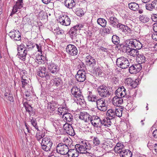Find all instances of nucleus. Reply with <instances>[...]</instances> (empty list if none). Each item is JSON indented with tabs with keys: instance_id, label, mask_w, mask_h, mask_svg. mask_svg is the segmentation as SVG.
Masks as SVG:
<instances>
[{
	"instance_id": "052dcab7",
	"label": "nucleus",
	"mask_w": 157,
	"mask_h": 157,
	"mask_svg": "<svg viewBox=\"0 0 157 157\" xmlns=\"http://www.w3.org/2000/svg\"><path fill=\"white\" fill-rule=\"evenodd\" d=\"M111 81L113 84H116L117 83H118V80L116 77L114 76L112 78Z\"/></svg>"
},
{
	"instance_id": "7ed1b4c3",
	"label": "nucleus",
	"mask_w": 157,
	"mask_h": 157,
	"mask_svg": "<svg viewBox=\"0 0 157 157\" xmlns=\"http://www.w3.org/2000/svg\"><path fill=\"white\" fill-rule=\"evenodd\" d=\"M52 142L49 137L43 138L41 143V148L46 151H51L52 145Z\"/></svg>"
},
{
	"instance_id": "473e14b6",
	"label": "nucleus",
	"mask_w": 157,
	"mask_h": 157,
	"mask_svg": "<svg viewBox=\"0 0 157 157\" xmlns=\"http://www.w3.org/2000/svg\"><path fill=\"white\" fill-rule=\"evenodd\" d=\"M97 23L102 27H105L106 25L107 21L103 18H99L97 20Z\"/></svg>"
},
{
	"instance_id": "680f3d73",
	"label": "nucleus",
	"mask_w": 157,
	"mask_h": 157,
	"mask_svg": "<svg viewBox=\"0 0 157 157\" xmlns=\"http://www.w3.org/2000/svg\"><path fill=\"white\" fill-rule=\"evenodd\" d=\"M136 44L137 45V46L136 47V49L138 50L140 49L142 47V45L141 43L138 41L136 40Z\"/></svg>"
},
{
	"instance_id": "09e8293b",
	"label": "nucleus",
	"mask_w": 157,
	"mask_h": 157,
	"mask_svg": "<svg viewBox=\"0 0 157 157\" xmlns=\"http://www.w3.org/2000/svg\"><path fill=\"white\" fill-rule=\"evenodd\" d=\"M94 70H95V72L96 74L100 76H102L101 74H102V70L100 69V68L98 67L97 68H95V69H93Z\"/></svg>"
},
{
	"instance_id": "cd10ccee",
	"label": "nucleus",
	"mask_w": 157,
	"mask_h": 157,
	"mask_svg": "<svg viewBox=\"0 0 157 157\" xmlns=\"http://www.w3.org/2000/svg\"><path fill=\"white\" fill-rule=\"evenodd\" d=\"M77 31L74 26L71 28L68 32V33L69 34L70 37L72 39H74L76 37L77 35Z\"/></svg>"
},
{
	"instance_id": "0eeeda50",
	"label": "nucleus",
	"mask_w": 157,
	"mask_h": 157,
	"mask_svg": "<svg viewBox=\"0 0 157 157\" xmlns=\"http://www.w3.org/2000/svg\"><path fill=\"white\" fill-rule=\"evenodd\" d=\"M126 90L123 86L119 87L115 92V94L117 97H121L130 99L132 98L131 95H127L126 92Z\"/></svg>"
},
{
	"instance_id": "6e6552de",
	"label": "nucleus",
	"mask_w": 157,
	"mask_h": 157,
	"mask_svg": "<svg viewBox=\"0 0 157 157\" xmlns=\"http://www.w3.org/2000/svg\"><path fill=\"white\" fill-rule=\"evenodd\" d=\"M46 70V68L44 67H39L37 69V74L40 77H45L46 79H49L51 75Z\"/></svg>"
},
{
	"instance_id": "69168bd1",
	"label": "nucleus",
	"mask_w": 157,
	"mask_h": 157,
	"mask_svg": "<svg viewBox=\"0 0 157 157\" xmlns=\"http://www.w3.org/2000/svg\"><path fill=\"white\" fill-rule=\"evenodd\" d=\"M49 103H50V105H52L53 106H54V107L56 108H58V104L57 102L54 101H52Z\"/></svg>"
},
{
	"instance_id": "4c0bfd02",
	"label": "nucleus",
	"mask_w": 157,
	"mask_h": 157,
	"mask_svg": "<svg viewBox=\"0 0 157 157\" xmlns=\"http://www.w3.org/2000/svg\"><path fill=\"white\" fill-rule=\"evenodd\" d=\"M136 67L134 65V64H133L129 68V72L130 73L132 74H136L137 73V71L136 70Z\"/></svg>"
},
{
	"instance_id": "a18cd8bd",
	"label": "nucleus",
	"mask_w": 157,
	"mask_h": 157,
	"mask_svg": "<svg viewBox=\"0 0 157 157\" xmlns=\"http://www.w3.org/2000/svg\"><path fill=\"white\" fill-rule=\"evenodd\" d=\"M35 47V45L33 43H32L31 41L28 42L26 44V48H27V50H29L30 49H33Z\"/></svg>"
},
{
	"instance_id": "3c124183",
	"label": "nucleus",
	"mask_w": 157,
	"mask_h": 157,
	"mask_svg": "<svg viewBox=\"0 0 157 157\" xmlns=\"http://www.w3.org/2000/svg\"><path fill=\"white\" fill-rule=\"evenodd\" d=\"M54 30L56 35H63L64 33V31L62 29L60 30L59 28H56Z\"/></svg>"
},
{
	"instance_id": "a19ab883",
	"label": "nucleus",
	"mask_w": 157,
	"mask_h": 157,
	"mask_svg": "<svg viewBox=\"0 0 157 157\" xmlns=\"http://www.w3.org/2000/svg\"><path fill=\"white\" fill-rule=\"evenodd\" d=\"M117 48L119 50L121 51H122L123 52H127L128 50L127 47L126 46H124L123 44H121L117 46Z\"/></svg>"
},
{
	"instance_id": "58836bf2",
	"label": "nucleus",
	"mask_w": 157,
	"mask_h": 157,
	"mask_svg": "<svg viewBox=\"0 0 157 157\" xmlns=\"http://www.w3.org/2000/svg\"><path fill=\"white\" fill-rule=\"evenodd\" d=\"M93 143L94 146H98L100 144L101 141L98 137L94 136L93 138Z\"/></svg>"
},
{
	"instance_id": "774afa93",
	"label": "nucleus",
	"mask_w": 157,
	"mask_h": 157,
	"mask_svg": "<svg viewBox=\"0 0 157 157\" xmlns=\"http://www.w3.org/2000/svg\"><path fill=\"white\" fill-rule=\"evenodd\" d=\"M153 29L154 32L157 33V23L153 24Z\"/></svg>"
},
{
	"instance_id": "f257e3e1",
	"label": "nucleus",
	"mask_w": 157,
	"mask_h": 157,
	"mask_svg": "<svg viewBox=\"0 0 157 157\" xmlns=\"http://www.w3.org/2000/svg\"><path fill=\"white\" fill-rule=\"evenodd\" d=\"M71 93L72 94L71 96L75 97L77 101L82 103L85 102L83 99V96L82 95L81 90L78 88L77 86L75 85L73 86L71 89Z\"/></svg>"
},
{
	"instance_id": "39448f33",
	"label": "nucleus",
	"mask_w": 157,
	"mask_h": 157,
	"mask_svg": "<svg viewBox=\"0 0 157 157\" xmlns=\"http://www.w3.org/2000/svg\"><path fill=\"white\" fill-rule=\"evenodd\" d=\"M17 50L18 57L22 60L25 61L28 51L26 47L23 44H21L18 46Z\"/></svg>"
},
{
	"instance_id": "de8ad7c7",
	"label": "nucleus",
	"mask_w": 157,
	"mask_h": 157,
	"mask_svg": "<svg viewBox=\"0 0 157 157\" xmlns=\"http://www.w3.org/2000/svg\"><path fill=\"white\" fill-rule=\"evenodd\" d=\"M38 16L40 19H45V17H47V15L43 11H41L38 14Z\"/></svg>"
},
{
	"instance_id": "13d9d810",
	"label": "nucleus",
	"mask_w": 157,
	"mask_h": 157,
	"mask_svg": "<svg viewBox=\"0 0 157 157\" xmlns=\"http://www.w3.org/2000/svg\"><path fill=\"white\" fill-rule=\"evenodd\" d=\"M106 121L105 120V118L101 119L100 118V120L99 121V126L98 127H100L101 126L103 125L105 126Z\"/></svg>"
},
{
	"instance_id": "b1692460",
	"label": "nucleus",
	"mask_w": 157,
	"mask_h": 157,
	"mask_svg": "<svg viewBox=\"0 0 157 157\" xmlns=\"http://www.w3.org/2000/svg\"><path fill=\"white\" fill-rule=\"evenodd\" d=\"M79 153L78 150L74 148L73 149H69L67 154L68 157H78Z\"/></svg>"
},
{
	"instance_id": "ddd939ff",
	"label": "nucleus",
	"mask_w": 157,
	"mask_h": 157,
	"mask_svg": "<svg viewBox=\"0 0 157 157\" xmlns=\"http://www.w3.org/2000/svg\"><path fill=\"white\" fill-rule=\"evenodd\" d=\"M75 148H76L78 151L81 154L89 153L88 151H86V148L83 141H81L79 144L75 145Z\"/></svg>"
},
{
	"instance_id": "37998d69",
	"label": "nucleus",
	"mask_w": 157,
	"mask_h": 157,
	"mask_svg": "<svg viewBox=\"0 0 157 157\" xmlns=\"http://www.w3.org/2000/svg\"><path fill=\"white\" fill-rule=\"evenodd\" d=\"M87 98L89 101L92 102H97L98 100V98L95 95H93L91 96H88Z\"/></svg>"
},
{
	"instance_id": "1a4fd4ad",
	"label": "nucleus",
	"mask_w": 157,
	"mask_h": 157,
	"mask_svg": "<svg viewBox=\"0 0 157 157\" xmlns=\"http://www.w3.org/2000/svg\"><path fill=\"white\" fill-rule=\"evenodd\" d=\"M85 61L86 64L87 66L92 67L93 69H95L96 68L97 60L91 56H87Z\"/></svg>"
},
{
	"instance_id": "423d86ee",
	"label": "nucleus",
	"mask_w": 157,
	"mask_h": 157,
	"mask_svg": "<svg viewBox=\"0 0 157 157\" xmlns=\"http://www.w3.org/2000/svg\"><path fill=\"white\" fill-rule=\"evenodd\" d=\"M69 145L60 143L58 144L56 147L57 152L62 155H65L67 154L69 149Z\"/></svg>"
},
{
	"instance_id": "2f4dec72",
	"label": "nucleus",
	"mask_w": 157,
	"mask_h": 157,
	"mask_svg": "<svg viewBox=\"0 0 157 157\" xmlns=\"http://www.w3.org/2000/svg\"><path fill=\"white\" fill-rule=\"evenodd\" d=\"M53 83L57 86H60L62 85L63 81L61 78L57 77L54 79Z\"/></svg>"
},
{
	"instance_id": "bb28decb",
	"label": "nucleus",
	"mask_w": 157,
	"mask_h": 157,
	"mask_svg": "<svg viewBox=\"0 0 157 157\" xmlns=\"http://www.w3.org/2000/svg\"><path fill=\"white\" fill-rule=\"evenodd\" d=\"M146 58L143 54H139L137 56L136 58L137 62L139 64H142L146 62Z\"/></svg>"
},
{
	"instance_id": "bf43d9fd",
	"label": "nucleus",
	"mask_w": 157,
	"mask_h": 157,
	"mask_svg": "<svg viewBox=\"0 0 157 157\" xmlns=\"http://www.w3.org/2000/svg\"><path fill=\"white\" fill-rule=\"evenodd\" d=\"M136 39L130 41L129 43V44H131L132 48H135V45L136 44Z\"/></svg>"
},
{
	"instance_id": "412c9836",
	"label": "nucleus",
	"mask_w": 157,
	"mask_h": 157,
	"mask_svg": "<svg viewBox=\"0 0 157 157\" xmlns=\"http://www.w3.org/2000/svg\"><path fill=\"white\" fill-rule=\"evenodd\" d=\"M147 10L152 11L153 10H157V1L154 0L151 3L147 4L145 5Z\"/></svg>"
},
{
	"instance_id": "c85d7f7f",
	"label": "nucleus",
	"mask_w": 157,
	"mask_h": 157,
	"mask_svg": "<svg viewBox=\"0 0 157 157\" xmlns=\"http://www.w3.org/2000/svg\"><path fill=\"white\" fill-rule=\"evenodd\" d=\"M106 115L108 117V118L110 119H113L116 117L115 111L112 109H109L107 112Z\"/></svg>"
},
{
	"instance_id": "a211bd4d",
	"label": "nucleus",
	"mask_w": 157,
	"mask_h": 157,
	"mask_svg": "<svg viewBox=\"0 0 157 157\" xmlns=\"http://www.w3.org/2000/svg\"><path fill=\"white\" fill-rule=\"evenodd\" d=\"M127 99L124 98L123 99V98L115 96L112 100V103L114 105L119 106L123 103V100H126Z\"/></svg>"
},
{
	"instance_id": "f704fd0d",
	"label": "nucleus",
	"mask_w": 157,
	"mask_h": 157,
	"mask_svg": "<svg viewBox=\"0 0 157 157\" xmlns=\"http://www.w3.org/2000/svg\"><path fill=\"white\" fill-rule=\"evenodd\" d=\"M139 19L141 22L144 23L148 22L150 20V18L145 15H140Z\"/></svg>"
},
{
	"instance_id": "c03bdc74",
	"label": "nucleus",
	"mask_w": 157,
	"mask_h": 157,
	"mask_svg": "<svg viewBox=\"0 0 157 157\" xmlns=\"http://www.w3.org/2000/svg\"><path fill=\"white\" fill-rule=\"evenodd\" d=\"M70 126H72L71 125L68 124L67 123H66L63 125V128L64 132L67 133V131L70 129Z\"/></svg>"
},
{
	"instance_id": "8fccbe9b",
	"label": "nucleus",
	"mask_w": 157,
	"mask_h": 157,
	"mask_svg": "<svg viewBox=\"0 0 157 157\" xmlns=\"http://www.w3.org/2000/svg\"><path fill=\"white\" fill-rule=\"evenodd\" d=\"M31 122L32 125L38 131H39L38 127L37 125L36 121V119L33 120V119L31 120Z\"/></svg>"
},
{
	"instance_id": "c756f323",
	"label": "nucleus",
	"mask_w": 157,
	"mask_h": 157,
	"mask_svg": "<svg viewBox=\"0 0 157 157\" xmlns=\"http://www.w3.org/2000/svg\"><path fill=\"white\" fill-rule=\"evenodd\" d=\"M129 8L132 10L136 11L139 8V5L135 2H131L128 4Z\"/></svg>"
},
{
	"instance_id": "20e7f679",
	"label": "nucleus",
	"mask_w": 157,
	"mask_h": 157,
	"mask_svg": "<svg viewBox=\"0 0 157 157\" xmlns=\"http://www.w3.org/2000/svg\"><path fill=\"white\" fill-rule=\"evenodd\" d=\"M116 63L117 66L123 69L128 68L129 65V62L128 59L123 56L117 58Z\"/></svg>"
},
{
	"instance_id": "4468645a",
	"label": "nucleus",
	"mask_w": 157,
	"mask_h": 157,
	"mask_svg": "<svg viewBox=\"0 0 157 157\" xmlns=\"http://www.w3.org/2000/svg\"><path fill=\"white\" fill-rule=\"evenodd\" d=\"M66 51L68 54L72 56H75L78 54L77 48L73 44H68L66 48Z\"/></svg>"
},
{
	"instance_id": "e433bc0d",
	"label": "nucleus",
	"mask_w": 157,
	"mask_h": 157,
	"mask_svg": "<svg viewBox=\"0 0 157 157\" xmlns=\"http://www.w3.org/2000/svg\"><path fill=\"white\" fill-rule=\"evenodd\" d=\"M114 111L116 117H120L122 116V108L118 107V108L115 109Z\"/></svg>"
},
{
	"instance_id": "2eb2a0df",
	"label": "nucleus",
	"mask_w": 157,
	"mask_h": 157,
	"mask_svg": "<svg viewBox=\"0 0 157 157\" xmlns=\"http://www.w3.org/2000/svg\"><path fill=\"white\" fill-rule=\"evenodd\" d=\"M98 109L102 111H105L107 109V107L105 102V100L103 98L98 99L96 102Z\"/></svg>"
},
{
	"instance_id": "c9c22d12",
	"label": "nucleus",
	"mask_w": 157,
	"mask_h": 157,
	"mask_svg": "<svg viewBox=\"0 0 157 157\" xmlns=\"http://www.w3.org/2000/svg\"><path fill=\"white\" fill-rule=\"evenodd\" d=\"M4 96L10 102H13L14 101V99L12 94L10 93H9L7 92L5 93Z\"/></svg>"
},
{
	"instance_id": "6e6d98bb",
	"label": "nucleus",
	"mask_w": 157,
	"mask_h": 157,
	"mask_svg": "<svg viewBox=\"0 0 157 157\" xmlns=\"http://www.w3.org/2000/svg\"><path fill=\"white\" fill-rule=\"evenodd\" d=\"M135 67H136V70L137 71V73L139 72L142 68V66L141 65V64H134Z\"/></svg>"
},
{
	"instance_id": "49530a36",
	"label": "nucleus",
	"mask_w": 157,
	"mask_h": 157,
	"mask_svg": "<svg viewBox=\"0 0 157 157\" xmlns=\"http://www.w3.org/2000/svg\"><path fill=\"white\" fill-rule=\"evenodd\" d=\"M68 135L71 136H74L75 135V133L74 130L72 126H70V129L67 131V133Z\"/></svg>"
},
{
	"instance_id": "9b49d317",
	"label": "nucleus",
	"mask_w": 157,
	"mask_h": 157,
	"mask_svg": "<svg viewBox=\"0 0 157 157\" xmlns=\"http://www.w3.org/2000/svg\"><path fill=\"white\" fill-rule=\"evenodd\" d=\"M15 4L14 5L12 12L10 16H12L13 14L16 13H18L20 11V9L23 7V0H18Z\"/></svg>"
},
{
	"instance_id": "dca6fc26",
	"label": "nucleus",
	"mask_w": 157,
	"mask_h": 157,
	"mask_svg": "<svg viewBox=\"0 0 157 157\" xmlns=\"http://www.w3.org/2000/svg\"><path fill=\"white\" fill-rule=\"evenodd\" d=\"M59 21L61 24L64 26L69 25L71 23V20L68 16L64 15L60 17Z\"/></svg>"
},
{
	"instance_id": "5fc2aeb1",
	"label": "nucleus",
	"mask_w": 157,
	"mask_h": 157,
	"mask_svg": "<svg viewBox=\"0 0 157 157\" xmlns=\"http://www.w3.org/2000/svg\"><path fill=\"white\" fill-rule=\"evenodd\" d=\"M25 107L27 112L30 114L31 112L33 111V108L30 105H28L27 106H25Z\"/></svg>"
},
{
	"instance_id": "6ab92c4d",
	"label": "nucleus",
	"mask_w": 157,
	"mask_h": 157,
	"mask_svg": "<svg viewBox=\"0 0 157 157\" xmlns=\"http://www.w3.org/2000/svg\"><path fill=\"white\" fill-rule=\"evenodd\" d=\"M76 0H64V5L67 8L72 9L75 7Z\"/></svg>"
},
{
	"instance_id": "9d476101",
	"label": "nucleus",
	"mask_w": 157,
	"mask_h": 157,
	"mask_svg": "<svg viewBox=\"0 0 157 157\" xmlns=\"http://www.w3.org/2000/svg\"><path fill=\"white\" fill-rule=\"evenodd\" d=\"M9 35L12 39L14 41H17L21 40V35L20 32L17 30L13 29L9 33Z\"/></svg>"
},
{
	"instance_id": "f3484780",
	"label": "nucleus",
	"mask_w": 157,
	"mask_h": 157,
	"mask_svg": "<svg viewBox=\"0 0 157 157\" xmlns=\"http://www.w3.org/2000/svg\"><path fill=\"white\" fill-rule=\"evenodd\" d=\"M48 67L50 73L54 75L57 74L59 70V67L58 66L52 62L49 63Z\"/></svg>"
},
{
	"instance_id": "603ef678",
	"label": "nucleus",
	"mask_w": 157,
	"mask_h": 157,
	"mask_svg": "<svg viewBox=\"0 0 157 157\" xmlns=\"http://www.w3.org/2000/svg\"><path fill=\"white\" fill-rule=\"evenodd\" d=\"M113 119H110V118H108V117L105 118V126L109 127L111 125V120Z\"/></svg>"
},
{
	"instance_id": "f03ea898",
	"label": "nucleus",
	"mask_w": 157,
	"mask_h": 157,
	"mask_svg": "<svg viewBox=\"0 0 157 157\" xmlns=\"http://www.w3.org/2000/svg\"><path fill=\"white\" fill-rule=\"evenodd\" d=\"M97 90L98 94L101 97H109L113 93L110 89L104 85L100 86Z\"/></svg>"
},
{
	"instance_id": "4be33fe9",
	"label": "nucleus",
	"mask_w": 157,
	"mask_h": 157,
	"mask_svg": "<svg viewBox=\"0 0 157 157\" xmlns=\"http://www.w3.org/2000/svg\"><path fill=\"white\" fill-rule=\"evenodd\" d=\"M90 116L89 113L86 112H81L79 116V118L84 120L86 122H88L90 121Z\"/></svg>"
},
{
	"instance_id": "393cba45",
	"label": "nucleus",
	"mask_w": 157,
	"mask_h": 157,
	"mask_svg": "<svg viewBox=\"0 0 157 157\" xmlns=\"http://www.w3.org/2000/svg\"><path fill=\"white\" fill-rule=\"evenodd\" d=\"M120 155L122 157H132V153L128 150L123 149L119 151Z\"/></svg>"
},
{
	"instance_id": "a878e982",
	"label": "nucleus",
	"mask_w": 157,
	"mask_h": 157,
	"mask_svg": "<svg viewBox=\"0 0 157 157\" xmlns=\"http://www.w3.org/2000/svg\"><path fill=\"white\" fill-rule=\"evenodd\" d=\"M62 117L65 120L68 122L72 121L73 119L72 115L70 113L66 112L63 113Z\"/></svg>"
},
{
	"instance_id": "338daca9",
	"label": "nucleus",
	"mask_w": 157,
	"mask_h": 157,
	"mask_svg": "<svg viewBox=\"0 0 157 157\" xmlns=\"http://www.w3.org/2000/svg\"><path fill=\"white\" fill-rule=\"evenodd\" d=\"M131 82H133V80L131 78H128L126 80V82L128 85L130 84Z\"/></svg>"
},
{
	"instance_id": "aec40b11",
	"label": "nucleus",
	"mask_w": 157,
	"mask_h": 157,
	"mask_svg": "<svg viewBox=\"0 0 157 157\" xmlns=\"http://www.w3.org/2000/svg\"><path fill=\"white\" fill-rule=\"evenodd\" d=\"M100 118L97 116H92L90 117V121L92 124L95 127H98Z\"/></svg>"
},
{
	"instance_id": "ea45409f",
	"label": "nucleus",
	"mask_w": 157,
	"mask_h": 157,
	"mask_svg": "<svg viewBox=\"0 0 157 157\" xmlns=\"http://www.w3.org/2000/svg\"><path fill=\"white\" fill-rule=\"evenodd\" d=\"M126 27L127 26L122 24L121 23H119L116 28H119L121 31L125 33V30H126V28H127Z\"/></svg>"
},
{
	"instance_id": "72a5a7b5",
	"label": "nucleus",
	"mask_w": 157,
	"mask_h": 157,
	"mask_svg": "<svg viewBox=\"0 0 157 157\" xmlns=\"http://www.w3.org/2000/svg\"><path fill=\"white\" fill-rule=\"evenodd\" d=\"M112 40L113 43L115 45H117L120 43V38L116 35L112 36Z\"/></svg>"
},
{
	"instance_id": "864d4df0",
	"label": "nucleus",
	"mask_w": 157,
	"mask_h": 157,
	"mask_svg": "<svg viewBox=\"0 0 157 157\" xmlns=\"http://www.w3.org/2000/svg\"><path fill=\"white\" fill-rule=\"evenodd\" d=\"M111 28L109 26H107L104 29V33L107 34H109L112 33Z\"/></svg>"
},
{
	"instance_id": "e2e57ef3",
	"label": "nucleus",
	"mask_w": 157,
	"mask_h": 157,
	"mask_svg": "<svg viewBox=\"0 0 157 157\" xmlns=\"http://www.w3.org/2000/svg\"><path fill=\"white\" fill-rule=\"evenodd\" d=\"M74 27L77 30H80L83 28V25L82 24L77 25Z\"/></svg>"
},
{
	"instance_id": "f8f14e48",
	"label": "nucleus",
	"mask_w": 157,
	"mask_h": 157,
	"mask_svg": "<svg viewBox=\"0 0 157 157\" xmlns=\"http://www.w3.org/2000/svg\"><path fill=\"white\" fill-rule=\"evenodd\" d=\"M86 73L84 70H79L75 75L76 80L79 82H83L86 79Z\"/></svg>"
},
{
	"instance_id": "7c9ffc66",
	"label": "nucleus",
	"mask_w": 157,
	"mask_h": 157,
	"mask_svg": "<svg viewBox=\"0 0 157 157\" xmlns=\"http://www.w3.org/2000/svg\"><path fill=\"white\" fill-rule=\"evenodd\" d=\"M128 55L133 57H136L139 54V51L136 49L133 48L128 52Z\"/></svg>"
},
{
	"instance_id": "0e129e2a",
	"label": "nucleus",
	"mask_w": 157,
	"mask_h": 157,
	"mask_svg": "<svg viewBox=\"0 0 157 157\" xmlns=\"http://www.w3.org/2000/svg\"><path fill=\"white\" fill-rule=\"evenodd\" d=\"M122 147L120 146L118 147H115L114 148V150L115 152H117L118 153H119V151H121L123 149H122Z\"/></svg>"
},
{
	"instance_id": "4d7b16f0",
	"label": "nucleus",
	"mask_w": 157,
	"mask_h": 157,
	"mask_svg": "<svg viewBox=\"0 0 157 157\" xmlns=\"http://www.w3.org/2000/svg\"><path fill=\"white\" fill-rule=\"evenodd\" d=\"M27 80L23 79L22 77H21V82H22V87L23 88H24L25 86L27 85Z\"/></svg>"
},
{
	"instance_id": "5701e85b",
	"label": "nucleus",
	"mask_w": 157,
	"mask_h": 157,
	"mask_svg": "<svg viewBox=\"0 0 157 157\" xmlns=\"http://www.w3.org/2000/svg\"><path fill=\"white\" fill-rule=\"evenodd\" d=\"M108 21L109 25L114 28H116L117 26L119 23L118 20L114 16H112L110 17Z\"/></svg>"
},
{
	"instance_id": "79ce46f5",
	"label": "nucleus",
	"mask_w": 157,
	"mask_h": 157,
	"mask_svg": "<svg viewBox=\"0 0 157 157\" xmlns=\"http://www.w3.org/2000/svg\"><path fill=\"white\" fill-rule=\"evenodd\" d=\"M83 141L85 144L86 148V151H88L89 152V151L91 149L92 147V145L88 141Z\"/></svg>"
}]
</instances>
